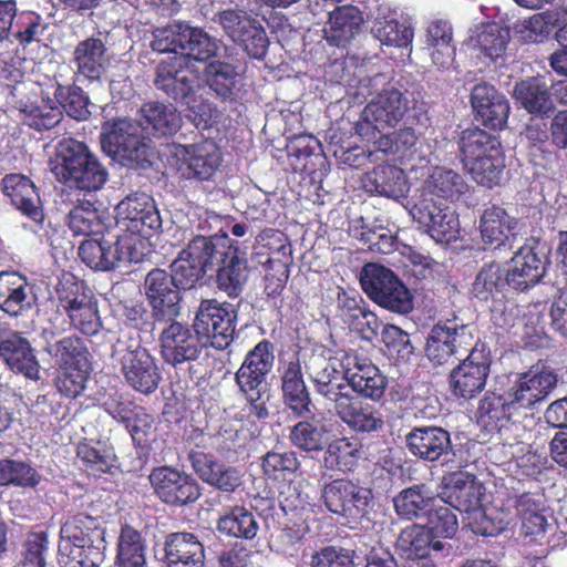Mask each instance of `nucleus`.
Returning <instances> with one entry per match:
<instances>
[{
    "mask_svg": "<svg viewBox=\"0 0 567 567\" xmlns=\"http://www.w3.org/2000/svg\"><path fill=\"white\" fill-rule=\"evenodd\" d=\"M323 353V349L320 353L313 350L306 361V371L313 388L317 382L316 373L326 374L333 369L340 377L334 382L346 384V389L353 394L373 402H379L384 396L388 378L369 357L354 349L339 350L334 357H326Z\"/></svg>",
    "mask_w": 567,
    "mask_h": 567,
    "instance_id": "nucleus-1",
    "label": "nucleus"
},
{
    "mask_svg": "<svg viewBox=\"0 0 567 567\" xmlns=\"http://www.w3.org/2000/svg\"><path fill=\"white\" fill-rule=\"evenodd\" d=\"M460 159L472 178L492 188L501 183L505 169V153L498 136L478 126L463 130L457 140Z\"/></svg>",
    "mask_w": 567,
    "mask_h": 567,
    "instance_id": "nucleus-2",
    "label": "nucleus"
},
{
    "mask_svg": "<svg viewBox=\"0 0 567 567\" xmlns=\"http://www.w3.org/2000/svg\"><path fill=\"white\" fill-rule=\"evenodd\" d=\"M275 364V346L268 339L260 340L249 350L235 372L238 394L248 406L249 416L257 420L269 417L267 405V377Z\"/></svg>",
    "mask_w": 567,
    "mask_h": 567,
    "instance_id": "nucleus-3",
    "label": "nucleus"
},
{
    "mask_svg": "<svg viewBox=\"0 0 567 567\" xmlns=\"http://www.w3.org/2000/svg\"><path fill=\"white\" fill-rule=\"evenodd\" d=\"M315 391L326 401L333 404L336 415L353 432L370 434L380 431L384 425L381 412L360 396L346 389V384H337L340 379L333 369L326 374L316 373Z\"/></svg>",
    "mask_w": 567,
    "mask_h": 567,
    "instance_id": "nucleus-4",
    "label": "nucleus"
},
{
    "mask_svg": "<svg viewBox=\"0 0 567 567\" xmlns=\"http://www.w3.org/2000/svg\"><path fill=\"white\" fill-rule=\"evenodd\" d=\"M53 171L70 187L85 193L102 189L109 179L100 158L84 142L74 138L59 143Z\"/></svg>",
    "mask_w": 567,
    "mask_h": 567,
    "instance_id": "nucleus-5",
    "label": "nucleus"
},
{
    "mask_svg": "<svg viewBox=\"0 0 567 567\" xmlns=\"http://www.w3.org/2000/svg\"><path fill=\"white\" fill-rule=\"evenodd\" d=\"M105 530L97 517L86 513L70 516L61 526L69 543L62 561L64 567H100L104 560Z\"/></svg>",
    "mask_w": 567,
    "mask_h": 567,
    "instance_id": "nucleus-6",
    "label": "nucleus"
},
{
    "mask_svg": "<svg viewBox=\"0 0 567 567\" xmlns=\"http://www.w3.org/2000/svg\"><path fill=\"white\" fill-rule=\"evenodd\" d=\"M169 321L158 337L159 354L163 361L174 369L187 365L189 378L199 381L203 374L198 369V360L207 348V342L193 324L175 319Z\"/></svg>",
    "mask_w": 567,
    "mask_h": 567,
    "instance_id": "nucleus-7",
    "label": "nucleus"
},
{
    "mask_svg": "<svg viewBox=\"0 0 567 567\" xmlns=\"http://www.w3.org/2000/svg\"><path fill=\"white\" fill-rule=\"evenodd\" d=\"M320 501L330 514L347 524H360L369 517L374 496L371 488L358 481L338 477L322 485Z\"/></svg>",
    "mask_w": 567,
    "mask_h": 567,
    "instance_id": "nucleus-8",
    "label": "nucleus"
},
{
    "mask_svg": "<svg viewBox=\"0 0 567 567\" xmlns=\"http://www.w3.org/2000/svg\"><path fill=\"white\" fill-rule=\"evenodd\" d=\"M360 284L364 293L380 307L400 315L413 310L412 293L390 268L375 262L364 265Z\"/></svg>",
    "mask_w": 567,
    "mask_h": 567,
    "instance_id": "nucleus-9",
    "label": "nucleus"
},
{
    "mask_svg": "<svg viewBox=\"0 0 567 567\" xmlns=\"http://www.w3.org/2000/svg\"><path fill=\"white\" fill-rule=\"evenodd\" d=\"M413 112L416 122L426 116V103L420 93H402L398 89H385L367 104L362 117L373 130L382 131L386 127H394L405 114Z\"/></svg>",
    "mask_w": 567,
    "mask_h": 567,
    "instance_id": "nucleus-10",
    "label": "nucleus"
},
{
    "mask_svg": "<svg viewBox=\"0 0 567 567\" xmlns=\"http://www.w3.org/2000/svg\"><path fill=\"white\" fill-rule=\"evenodd\" d=\"M103 151L128 168H145L151 164V147L143 127L127 120L115 121L101 137Z\"/></svg>",
    "mask_w": 567,
    "mask_h": 567,
    "instance_id": "nucleus-11",
    "label": "nucleus"
},
{
    "mask_svg": "<svg viewBox=\"0 0 567 567\" xmlns=\"http://www.w3.org/2000/svg\"><path fill=\"white\" fill-rule=\"evenodd\" d=\"M153 49L158 52H172L184 55L187 63L206 62L217 52L216 41L203 29L185 23H176L161 30L153 41Z\"/></svg>",
    "mask_w": 567,
    "mask_h": 567,
    "instance_id": "nucleus-12",
    "label": "nucleus"
},
{
    "mask_svg": "<svg viewBox=\"0 0 567 567\" xmlns=\"http://www.w3.org/2000/svg\"><path fill=\"white\" fill-rule=\"evenodd\" d=\"M409 214L419 228L439 244L450 245L460 238L458 214L442 202L412 198Z\"/></svg>",
    "mask_w": 567,
    "mask_h": 567,
    "instance_id": "nucleus-13",
    "label": "nucleus"
},
{
    "mask_svg": "<svg viewBox=\"0 0 567 567\" xmlns=\"http://www.w3.org/2000/svg\"><path fill=\"white\" fill-rule=\"evenodd\" d=\"M491 352L484 344H476L455 365L447 381L452 395L457 400L470 401L484 391L491 372Z\"/></svg>",
    "mask_w": 567,
    "mask_h": 567,
    "instance_id": "nucleus-14",
    "label": "nucleus"
},
{
    "mask_svg": "<svg viewBox=\"0 0 567 567\" xmlns=\"http://www.w3.org/2000/svg\"><path fill=\"white\" fill-rule=\"evenodd\" d=\"M154 85L168 99L189 105L200 89V76L184 55H172L156 66Z\"/></svg>",
    "mask_w": 567,
    "mask_h": 567,
    "instance_id": "nucleus-15",
    "label": "nucleus"
},
{
    "mask_svg": "<svg viewBox=\"0 0 567 567\" xmlns=\"http://www.w3.org/2000/svg\"><path fill=\"white\" fill-rule=\"evenodd\" d=\"M237 316V309L233 303L203 299L195 313L193 326L202 338L210 340L214 348L225 349L234 340Z\"/></svg>",
    "mask_w": 567,
    "mask_h": 567,
    "instance_id": "nucleus-16",
    "label": "nucleus"
},
{
    "mask_svg": "<svg viewBox=\"0 0 567 567\" xmlns=\"http://www.w3.org/2000/svg\"><path fill=\"white\" fill-rule=\"evenodd\" d=\"M148 478L154 494L169 506L193 504L202 495L200 485L193 475L172 466L153 468Z\"/></svg>",
    "mask_w": 567,
    "mask_h": 567,
    "instance_id": "nucleus-17",
    "label": "nucleus"
},
{
    "mask_svg": "<svg viewBox=\"0 0 567 567\" xmlns=\"http://www.w3.org/2000/svg\"><path fill=\"white\" fill-rule=\"evenodd\" d=\"M116 224L123 230L151 238L162 228V218L152 197L142 193L126 196L116 205Z\"/></svg>",
    "mask_w": 567,
    "mask_h": 567,
    "instance_id": "nucleus-18",
    "label": "nucleus"
},
{
    "mask_svg": "<svg viewBox=\"0 0 567 567\" xmlns=\"http://www.w3.org/2000/svg\"><path fill=\"white\" fill-rule=\"evenodd\" d=\"M146 300L156 320H173L179 316L182 307V287L171 272L154 268L144 280Z\"/></svg>",
    "mask_w": 567,
    "mask_h": 567,
    "instance_id": "nucleus-19",
    "label": "nucleus"
},
{
    "mask_svg": "<svg viewBox=\"0 0 567 567\" xmlns=\"http://www.w3.org/2000/svg\"><path fill=\"white\" fill-rule=\"evenodd\" d=\"M120 370L126 384L145 395L154 393L162 381L155 357L141 344L127 347L120 359Z\"/></svg>",
    "mask_w": 567,
    "mask_h": 567,
    "instance_id": "nucleus-20",
    "label": "nucleus"
},
{
    "mask_svg": "<svg viewBox=\"0 0 567 567\" xmlns=\"http://www.w3.org/2000/svg\"><path fill=\"white\" fill-rule=\"evenodd\" d=\"M557 381L554 369L538 361L518 375L508 392L519 410H532L548 398Z\"/></svg>",
    "mask_w": 567,
    "mask_h": 567,
    "instance_id": "nucleus-21",
    "label": "nucleus"
},
{
    "mask_svg": "<svg viewBox=\"0 0 567 567\" xmlns=\"http://www.w3.org/2000/svg\"><path fill=\"white\" fill-rule=\"evenodd\" d=\"M177 150L179 172L186 179L208 182L221 165V151L213 138H202L197 143L179 145Z\"/></svg>",
    "mask_w": 567,
    "mask_h": 567,
    "instance_id": "nucleus-22",
    "label": "nucleus"
},
{
    "mask_svg": "<svg viewBox=\"0 0 567 567\" xmlns=\"http://www.w3.org/2000/svg\"><path fill=\"white\" fill-rule=\"evenodd\" d=\"M538 247L539 239L530 237L514 252L507 262L505 270L511 290L515 292L528 291L538 285L545 276L546 266Z\"/></svg>",
    "mask_w": 567,
    "mask_h": 567,
    "instance_id": "nucleus-23",
    "label": "nucleus"
},
{
    "mask_svg": "<svg viewBox=\"0 0 567 567\" xmlns=\"http://www.w3.org/2000/svg\"><path fill=\"white\" fill-rule=\"evenodd\" d=\"M278 372L285 409L296 419H306L312 415L316 406L306 384L299 358L280 362Z\"/></svg>",
    "mask_w": 567,
    "mask_h": 567,
    "instance_id": "nucleus-24",
    "label": "nucleus"
},
{
    "mask_svg": "<svg viewBox=\"0 0 567 567\" xmlns=\"http://www.w3.org/2000/svg\"><path fill=\"white\" fill-rule=\"evenodd\" d=\"M336 309L340 320L361 339L372 341L378 337L380 320L359 293L338 287Z\"/></svg>",
    "mask_w": 567,
    "mask_h": 567,
    "instance_id": "nucleus-25",
    "label": "nucleus"
},
{
    "mask_svg": "<svg viewBox=\"0 0 567 567\" xmlns=\"http://www.w3.org/2000/svg\"><path fill=\"white\" fill-rule=\"evenodd\" d=\"M268 240L277 244L275 250L276 255L280 257L270 256L264 265V292L268 298L277 299L281 296L289 279V266L291 264L290 246L285 241L284 234L277 229L266 228L258 235V241L264 243Z\"/></svg>",
    "mask_w": 567,
    "mask_h": 567,
    "instance_id": "nucleus-26",
    "label": "nucleus"
},
{
    "mask_svg": "<svg viewBox=\"0 0 567 567\" xmlns=\"http://www.w3.org/2000/svg\"><path fill=\"white\" fill-rule=\"evenodd\" d=\"M474 117L491 131L503 130L509 116V102L494 85L482 82L471 92Z\"/></svg>",
    "mask_w": 567,
    "mask_h": 567,
    "instance_id": "nucleus-27",
    "label": "nucleus"
},
{
    "mask_svg": "<svg viewBox=\"0 0 567 567\" xmlns=\"http://www.w3.org/2000/svg\"><path fill=\"white\" fill-rule=\"evenodd\" d=\"M103 406L113 420L125 426L134 442L141 445L147 441L154 417L144 406L117 393L110 395Z\"/></svg>",
    "mask_w": 567,
    "mask_h": 567,
    "instance_id": "nucleus-28",
    "label": "nucleus"
},
{
    "mask_svg": "<svg viewBox=\"0 0 567 567\" xmlns=\"http://www.w3.org/2000/svg\"><path fill=\"white\" fill-rule=\"evenodd\" d=\"M468 192V184L458 172L444 166H434L413 198L439 202H460Z\"/></svg>",
    "mask_w": 567,
    "mask_h": 567,
    "instance_id": "nucleus-29",
    "label": "nucleus"
},
{
    "mask_svg": "<svg viewBox=\"0 0 567 567\" xmlns=\"http://www.w3.org/2000/svg\"><path fill=\"white\" fill-rule=\"evenodd\" d=\"M408 451L417 460L436 462L452 450L449 431L441 426H414L405 435Z\"/></svg>",
    "mask_w": 567,
    "mask_h": 567,
    "instance_id": "nucleus-30",
    "label": "nucleus"
},
{
    "mask_svg": "<svg viewBox=\"0 0 567 567\" xmlns=\"http://www.w3.org/2000/svg\"><path fill=\"white\" fill-rule=\"evenodd\" d=\"M1 186L3 194L23 216L35 223L43 221L44 213L38 188L28 176L7 174L1 179Z\"/></svg>",
    "mask_w": 567,
    "mask_h": 567,
    "instance_id": "nucleus-31",
    "label": "nucleus"
},
{
    "mask_svg": "<svg viewBox=\"0 0 567 567\" xmlns=\"http://www.w3.org/2000/svg\"><path fill=\"white\" fill-rule=\"evenodd\" d=\"M519 411L508 390L505 394L487 391L478 402L476 422L487 433H501Z\"/></svg>",
    "mask_w": 567,
    "mask_h": 567,
    "instance_id": "nucleus-32",
    "label": "nucleus"
},
{
    "mask_svg": "<svg viewBox=\"0 0 567 567\" xmlns=\"http://www.w3.org/2000/svg\"><path fill=\"white\" fill-rule=\"evenodd\" d=\"M164 560L167 567H205V548L193 533L176 532L166 535Z\"/></svg>",
    "mask_w": 567,
    "mask_h": 567,
    "instance_id": "nucleus-33",
    "label": "nucleus"
},
{
    "mask_svg": "<svg viewBox=\"0 0 567 567\" xmlns=\"http://www.w3.org/2000/svg\"><path fill=\"white\" fill-rule=\"evenodd\" d=\"M0 357L14 373L32 381L40 379V363L34 349L21 333L12 332L0 341Z\"/></svg>",
    "mask_w": 567,
    "mask_h": 567,
    "instance_id": "nucleus-34",
    "label": "nucleus"
},
{
    "mask_svg": "<svg viewBox=\"0 0 567 567\" xmlns=\"http://www.w3.org/2000/svg\"><path fill=\"white\" fill-rule=\"evenodd\" d=\"M190 464L203 482L221 492L233 493L243 483L236 467L217 461L210 453H192Z\"/></svg>",
    "mask_w": 567,
    "mask_h": 567,
    "instance_id": "nucleus-35",
    "label": "nucleus"
},
{
    "mask_svg": "<svg viewBox=\"0 0 567 567\" xmlns=\"http://www.w3.org/2000/svg\"><path fill=\"white\" fill-rule=\"evenodd\" d=\"M76 457L82 464V470L95 478L113 476L120 470L114 447L102 441L84 439L76 446Z\"/></svg>",
    "mask_w": 567,
    "mask_h": 567,
    "instance_id": "nucleus-36",
    "label": "nucleus"
},
{
    "mask_svg": "<svg viewBox=\"0 0 567 567\" xmlns=\"http://www.w3.org/2000/svg\"><path fill=\"white\" fill-rule=\"evenodd\" d=\"M464 327H447L441 322L434 324L426 338L425 355L434 365H443L461 350L467 351L463 346Z\"/></svg>",
    "mask_w": 567,
    "mask_h": 567,
    "instance_id": "nucleus-37",
    "label": "nucleus"
},
{
    "mask_svg": "<svg viewBox=\"0 0 567 567\" xmlns=\"http://www.w3.org/2000/svg\"><path fill=\"white\" fill-rule=\"evenodd\" d=\"M221 259L220 264L216 265L218 267L217 287L226 292L228 297L236 298L241 293L248 279L249 269L246 251L240 249L239 243L236 240L227 251V256Z\"/></svg>",
    "mask_w": 567,
    "mask_h": 567,
    "instance_id": "nucleus-38",
    "label": "nucleus"
},
{
    "mask_svg": "<svg viewBox=\"0 0 567 567\" xmlns=\"http://www.w3.org/2000/svg\"><path fill=\"white\" fill-rule=\"evenodd\" d=\"M450 548L446 543L433 539L426 527L419 524L403 528L395 542V550L405 561L431 553L444 556V551H449Z\"/></svg>",
    "mask_w": 567,
    "mask_h": 567,
    "instance_id": "nucleus-39",
    "label": "nucleus"
},
{
    "mask_svg": "<svg viewBox=\"0 0 567 567\" xmlns=\"http://www.w3.org/2000/svg\"><path fill=\"white\" fill-rule=\"evenodd\" d=\"M19 111L22 123L39 132L53 128L63 118V112L55 99L44 94L43 90L21 102Z\"/></svg>",
    "mask_w": 567,
    "mask_h": 567,
    "instance_id": "nucleus-40",
    "label": "nucleus"
},
{
    "mask_svg": "<svg viewBox=\"0 0 567 567\" xmlns=\"http://www.w3.org/2000/svg\"><path fill=\"white\" fill-rule=\"evenodd\" d=\"M447 497L451 504L464 513L478 509L485 488L476 477L466 472H453L444 477Z\"/></svg>",
    "mask_w": 567,
    "mask_h": 567,
    "instance_id": "nucleus-41",
    "label": "nucleus"
},
{
    "mask_svg": "<svg viewBox=\"0 0 567 567\" xmlns=\"http://www.w3.org/2000/svg\"><path fill=\"white\" fill-rule=\"evenodd\" d=\"M364 22L362 11L352 4L337 7L330 12L324 37L330 44L343 48L361 31Z\"/></svg>",
    "mask_w": 567,
    "mask_h": 567,
    "instance_id": "nucleus-42",
    "label": "nucleus"
},
{
    "mask_svg": "<svg viewBox=\"0 0 567 567\" xmlns=\"http://www.w3.org/2000/svg\"><path fill=\"white\" fill-rule=\"evenodd\" d=\"M236 240L230 239L226 233L214 236H195L184 248V256L192 257L203 269L213 270L227 256Z\"/></svg>",
    "mask_w": 567,
    "mask_h": 567,
    "instance_id": "nucleus-43",
    "label": "nucleus"
},
{
    "mask_svg": "<svg viewBox=\"0 0 567 567\" xmlns=\"http://www.w3.org/2000/svg\"><path fill=\"white\" fill-rule=\"evenodd\" d=\"M323 450V466L343 474L353 473L363 456L362 442L352 436L332 440Z\"/></svg>",
    "mask_w": 567,
    "mask_h": 567,
    "instance_id": "nucleus-44",
    "label": "nucleus"
},
{
    "mask_svg": "<svg viewBox=\"0 0 567 567\" xmlns=\"http://www.w3.org/2000/svg\"><path fill=\"white\" fill-rule=\"evenodd\" d=\"M362 185L369 193L398 198L406 192L408 178L402 168L383 164L367 172L362 178Z\"/></svg>",
    "mask_w": 567,
    "mask_h": 567,
    "instance_id": "nucleus-45",
    "label": "nucleus"
},
{
    "mask_svg": "<svg viewBox=\"0 0 567 567\" xmlns=\"http://www.w3.org/2000/svg\"><path fill=\"white\" fill-rule=\"evenodd\" d=\"M514 95L529 114L549 117L555 110L549 89L540 78L522 80L515 85Z\"/></svg>",
    "mask_w": 567,
    "mask_h": 567,
    "instance_id": "nucleus-46",
    "label": "nucleus"
},
{
    "mask_svg": "<svg viewBox=\"0 0 567 567\" xmlns=\"http://www.w3.org/2000/svg\"><path fill=\"white\" fill-rule=\"evenodd\" d=\"M517 226V220L511 217L506 209L492 205L484 209L480 218V231L484 245L498 248L508 240Z\"/></svg>",
    "mask_w": 567,
    "mask_h": 567,
    "instance_id": "nucleus-47",
    "label": "nucleus"
},
{
    "mask_svg": "<svg viewBox=\"0 0 567 567\" xmlns=\"http://www.w3.org/2000/svg\"><path fill=\"white\" fill-rule=\"evenodd\" d=\"M115 237V243H111L104 238L83 240L78 251L82 262L93 270H113L122 259L118 248L121 245V236L117 235Z\"/></svg>",
    "mask_w": 567,
    "mask_h": 567,
    "instance_id": "nucleus-48",
    "label": "nucleus"
},
{
    "mask_svg": "<svg viewBox=\"0 0 567 567\" xmlns=\"http://www.w3.org/2000/svg\"><path fill=\"white\" fill-rule=\"evenodd\" d=\"M506 288L509 289L506 270L499 262L491 261L477 272L472 285V293L480 301L503 302Z\"/></svg>",
    "mask_w": 567,
    "mask_h": 567,
    "instance_id": "nucleus-49",
    "label": "nucleus"
},
{
    "mask_svg": "<svg viewBox=\"0 0 567 567\" xmlns=\"http://www.w3.org/2000/svg\"><path fill=\"white\" fill-rule=\"evenodd\" d=\"M106 47L100 38L91 37L80 41L73 52L76 74L89 81L100 80L103 71Z\"/></svg>",
    "mask_w": 567,
    "mask_h": 567,
    "instance_id": "nucleus-50",
    "label": "nucleus"
},
{
    "mask_svg": "<svg viewBox=\"0 0 567 567\" xmlns=\"http://www.w3.org/2000/svg\"><path fill=\"white\" fill-rule=\"evenodd\" d=\"M140 112L142 124L146 130H152L157 137L172 136L182 126V115L172 104L146 102L141 106Z\"/></svg>",
    "mask_w": 567,
    "mask_h": 567,
    "instance_id": "nucleus-51",
    "label": "nucleus"
},
{
    "mask_svg": "<svg viewBox=\"0 0 567 567\" xmlns=\"http://www.w3.org/2000/svg\"><path fill=\"white\" fill-rule=\"evenodd\" d=\"M435 497L423 483L402 489L394 498L396 515L405 520L426 516L434 506Z\"/></svg>",
    "mask_w": 567,
    "mask_h": 567,
    "instance_id": "nucleus-52",
    "label": "nucleus"
},
{
    "mask_svg": "<svg viewBox=\"0 0 567 567\" xmlns=\"http://www.w3.org/2000/svg\"><path fill=\"white\" fill-rule=\"evenodd\" d=\"M58 367H91V353L78 334L62 337L43 348Z\"/></svg>",
    "mask_w": 567,
    "mask_h": 567,
    "instance_id": "nucleus-53",
    "label": "nucleus"
},
{
    "mask_svg": "<svg viewBox=\"0 0 567 567\" xmlns=\"http://www.w3.org/2000/svg\"><path fill=\"white\" fill-rule=\"evenodd\" d=\"M116 567H146V542L130 524L121 526L116 543Z\"/></svg>",
    "mask_w": 567,
    "mask_h": 567,
    "instance_id": "nucleus-54",
    "label": "nucleus"
},
{
    "mask_svg": "<svg viewBox=\"0 0 567 567\" xmlns=\"http://www.w3.org/2000/svg\"><path fill=\"white\" fill-rule=\"evenodd\" d=\"M28 289L25 276L17 271H0V308L11 316L20 315L30 307Z\"/></svg>",
    "mask_w": 567,
    "mask_h": 567,
    "instance_id": "nucleus-55",
    "label": "nucleus"
},
{
    "mask_svg": "<svg viewBox=\"0 0 567 567\" xmlns=\"http://www.w3.org/2000/svg\"><path fill=\"white\" fill-rule=\"evenodd\" d=\"M68 226L74 236H99L107 229L101 212L90 200H80L71 208Z\"/></svg>",
    "mask_w": 567,
    "mask_h": 567,
    "instance_id": "nucleus-56",
    "label": "nucleus"
},
{
    "mask_svg": "<svg viewBox=\"0 0 567 567\" xmlns=\"http://www.w3.org/2000/svg\"><path fill=\"white\" fill-rule=\"evenodd\" d=\"M259 525L254 514L244 506H234L217 520V530L233 538L251 540L256 537Z\"/></svg>",
    "mask_w": 567,
    "mask_h": 567,
    "instance_id": "nucleus-57",
    "label": "nucleus"
},
{
    "mask_svg": "<svg viewBox=\"0 0 567 567\" xmlns=\"http://www.w3.org/2000/svg\"><path fill=\"white\" fill-rule=\"evenodd\" d=\"M206 82L212 91L223 101L236 100L238 72L234 64L213 61L205 69Z\"/></svg>",
    "mask_w": 567,
    "mask_h": 567,
    "instance_id": "nucleus-58",
    "label": "nucleus"
},
{
    "mask_svg": "<svg viewBox=\"0 0 567 567\" xmlns=\"http://www.w3.org/2000/svg\"><path fill=\"white\" fill-rule=\"evenodd\" d=\"M426 44L432 49L433 62L446 65L455 54L452 25L445 20L432 21L426 29Z\"/></svg>",
    "mask_w": 567,
    "mask_h": 567,
    "instance_id": "nucleus-59",
    "label": "nucleus"
},
{
    "mask_svg": "<svg viewBox=\"0 0 567 567\" xmlns=\"http://www.w3.org/2000/svg\"><path fill=\"white\" fill-rule=\"evenodd\" d=\"M59 309L64 312L94 299V296L84 280L74 274L64 271L55 286Z\"/></svg>",
    "mask_w": 567,
    "mask_h": 567,
    "instance_id": "nucleus-60",
    "label": "nucleus"
},
{
    "mask_svg": "<svg viewBox=\"0 0 567 567\" xmlns=\"http://www.w3.org/2000/svg\"><path fill=\"white\" fill-rule=\"evenodd\" d=\"M313 417V414L311 415ZM328 430L323 424H318L313 419L311 421L300 419L290 427L288 439L298 450L306 453H318L323 451L326 445V434Z\"/></svg>",
    "mask_w": 567,
    "mask_h": 567,
    "instance_id": "nucleus-61",
    "label": "nucleus"
},
{
    "mask_svg": "<svg viewBox=\"0 0 567 567\" xmlns=\"http://www.w3.org/2000/svg\"><path fill=\"white\" fill-rule=\"evenodd\" d=\"M508 32L496 23L483 25L470 41L475 50L492 61L502 56L506 50Z\"/></svg>",
    "mask_w": 567,
    "mask_h": 567,
    "instance_id": "nucleus-62",
    "label": "nucleus"
},
{
    "mask_svg": "<svg viewBox=\"0 0 567 567\" xmlns=\"http://www.w3.org/2000/svg\"><path fill=\"white\" fill-rule=\"evenodd\" d=\"M41 475L29 463L12 458L0 460V486L35 487Z\"/></svg>",
    "mask_w": 567,
    "mask_h": 567,
    "instance_id": "nucleus-63",
    "label": "nucleus"
},
{
    "mask_svg": "<svg viewBox=\"0 0 567 567\" xmlns=\"http://www.w3.org/2000/svg\"><path fill=\"white\" fill-rule=\"evenodd\" d=\"M54 99L61 110L78 121L86 120L91 112L89 110V96L78 85L58 84L54 91Z\"/></svg>",
    "mask_w": 567,
    "mask_h": 567,
    "instance_id": "nucleus-64",
    "label": "nucleus"
}]
</instances>
